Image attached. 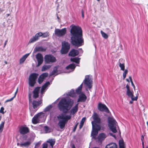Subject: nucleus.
Returning a JSON list of instances; mask_svg holds the SVG:
<instances>
[{
	"instance_id": "f257e3e1",
	"label": "nucleus",
	"mask_w": 148,
	"mask_h": 148,
	"mask_svg": "<svg viewBox=\"0 0 148 148\" xmlns=\"http://www.w3.org/2000/svg\"><path fill=\"white\" fill-rule=\"evenodd\" d=\"M71 42L75 47H79L84 44L82 28L78 26L73 25L70 30Z\"/></svg>"
},
{
	"instance_id": "f03ea898",
	"label": "nucleus",
	"mask_w": 148,
	"mask_h": 148,
	"mask_svg": "<svg viewBox=\"0 0 148 148\" xmlns=\"http://www.w3.org/2000/svg\"><path fill=\"white\" fill-rule=\"evenodd\" d=\"M38 75V73H32L30 75L29 78L28 84L30 86L33 87L34 86Z\"/></svg>"
},
{
	"instance_id": "7ed1b4c3",
	"label": "nucleus",
	"mask_w": 148,
	"mask_h": 148,
	"mask_svg": "<svg viewBox=\"0 0 148 148\" xmlns=\"http://www.w3.org/2000/svg\"><path fill=\"white\" fill-rule=\"evenodd\" d=\"M108 126L111 131L114 133L117 132L116 126H115L116 121L113 118L109 117L108 118Z\"/></svg>"
},
{
	"instance_id": "20e7f679",
	"label": "nucleus",
	"mask_w": 148,
	"mask_h": 148,
	"mask_svg": "<svg viewBox=\"0 0 148 148\" xmlns=\"http://www.w3.org/2000/svg\"><path fill=\"white\" fill-rule=\"evenodd\" d=\"M74 103L73 100L69 97H65V114L70 110Z\"/></svg>"
},
{
	"instance_id": "39448f33",
	"label": "nucleus",
	"mask_w": 148,
	"mask_h": 148,
	"mask_svg": "<svg viewBox=\"0 0 148 148\" xmlns=\"http://www.w3.org/2000/svg\"><path fill=\"white\" fill-rule=\"evenodd\" d=\"M45 61L46 64L53 63L56 61L55 57L51 54H47L44 57Z\"/></svg>"
},
{
	"instance_id": "423d86ee",
	"label": "nucleus",
	"mask_w": 148,
	"mask_h": 148,
	"mask_svg": "<svg viewBox=\"0 0 148 148\" xmlns=\"http://www.w3.org/2000/svg\"><path fill=\"white\" fill-rule=\"evenodd\" d=\"M92 129L91 135L95 139V136L97 134L98 131L101 130V127L99 125L95 124V125H92Z\"/></svg>"
},
{
	"instance_id": "0eeeda50",
	"label": "nucleus",
	"mask_w": 148,
	"mask_h": 148,
	"mask_svg": "<svg viewBox=\"0 0 148 148\" xmlns=\"http://www.w3.org/2000/svg\"><path fill=\"white\" fill-rule=\"evenodd\" d=\"M84 82V84L87 86L90 89L92 88V79L90 77L89 75L86 76Z\"/></svg>"
},
{
	"instance_id": "6e6552de",
	"label": "nucleus",
	"mask_w": 148,
	"mask_h": 148,
	"mask_svg": "<svg viewBox=\"0 0 148 148\" xmlns=\"http://www.w3.org/2000/svg\"><path fill=\"white\" fill-rule=\"evenodd\" d=\"M92 117L94 120V121H92L91 122L92 125H95V124H99L101 123V119L96 113H94L92 116Z\"/></svg>"
},
{
	"instance_id": "1a4fd4ad",
	"label": "nucleus",
	"mask_w": 148,
	"mask_h": 148,
	"mask_svg": "<svg viewBox=\"0 0 148 148\" xmlns=\"http://www.w3.org/2000/svg\"><path fill=\"white\" fill-rule=\"evenodd\" d=\"M58 108L60 111H62L64 113H65V98L60 100L58 105Z\"/></svg>"
},
{
	"instance_id": "9d476101",
	"label": "nucleus",
	"mask_w": 148,
	"mask_h": 148,
	"mask_svg": "<svg viewBox=\"0 0 148 148\" xmlns=\"http://www.w3.org/2000/svg\"><path fill=\"white\" fill-rule=\"evenodd\" d=\"M98 109L101 111H104L107 113H109L110 111L108 108L103 104L99 103L98 106Z\"/></svg>"
},
{
	"instance_id": "9b49d317",
	"label": "nucleus",
	"mask_w": 148,
	"mask_h": 148,
	"mask_svg": "<svg viewBox=\"0 0 148 148\" xmlns=\"http://www.w3.org/2000/svg\"><path fill=\"white\" fill-rule=\"evenodd\" d=\"M55 35L58 37H62L65 34V28L61 29H56L54 31Z\"/></svg>"
},
{
	"instance_id": "f8f14e48",
	"label": "nucleus",
	"mask_w": 148,
	"mask_h": 148,
	"mask_svg": "<svg viewBox=\"0 0 148 148\" xmlns=\"http://www.w3.org/2000/svg\"><path fill=\"white\" fill-rule=\"evenodd\" d=\"M38 63L37 66H39L43 63V60L42 55L40 53H38L36 56Z\"/></svg>"
},
{
	"instance_id": "ddd939ff",
	"label": "nucleus",
	"mask_w": 148,
	"mask_h": 148,
	"mask_svg": "<svg viewBox=\"0 0 148 148\" xmlns=\"http://www.w3.org/2000/svg\"><path fill=\"white\" fill-rule=\"evenodd\" d=\"M42 33L39 32L36 33L34 36L31 38L29 41V42L30 43H33L39 39V37L42 36Z\"/></svg>"
},
{
	"instance_id": "4468645a",
	"label": "nucleus",
	"mask_w": 148,
	"mask_h": 148,
	"mask_svg": "<svg viewBox=\"0 0 148 148\" xmlns=\"http://www.w3.org/2000/svg\"><path fill=\"white\" fill-rule=\"evenodd\" d=\"M48 75L47 73H42L39 77L38 79V82L39 84H41L43 81L45 79Z\"/></svg>"
},
{
	"instance_id": "2eb2a0df",
	"label": "nucleus",
	"mask_w": 148,
	"mask_h": 148,
	"mask_svg": "<svg viewBox=\"0 0 148 148\" xmlns=\"http://www.w3.org/2000/svg\"><path fill=\"white\" fill-rule=\"evenodd\" d=\"M75 68L74 64H71L65 68V73H69L73 71Z\"/></svg>"
},
{
	"instance_id": "dca6fc26",
	"label": "nucleus",
	"mask_w": 148,
	"mask_h": 148,
	"mask_svg": "<svg viewBox=\"0 0 148 148\" xmlns=\"http://www.w3.org/2000/svg\"><path fill=\"white\" fill-rule=\"evenodd\" d=\"M79 52L78 50L74 49H72L69 53L70 56L74 57L78 55Z\"/></svg>"
},
{
	"instance_id": "f3484780",
	"label": "nucleus",
	"mask_w": 148,
	"mask_h": 148,
	"mask_svg": "<svg viewBox=\"0 0 148 148\" xmlns=\"http://www.w3.org/2000/svg\"><path fill=\"white\" fill-rule=\"evenodd\" d=\"M40 88V87H37L34 89L33 91V98L36 99L38 97Z\"/></svg>"
},
{
	"instance_id": "a211bd4d",
	"label": "nucleus",
	"mask_w": 148,
	"mask_h": 148,
	"mask_svg": "<svg viewBox=\"0 0 148 148\" xmlns=\"http://www.w3.org/2000/svg\"><path fill=\"white\" fill-rule=\"evenodd\" d=\"M29 132V129L27 127L22 126L19 129V132L21 134H27Z\"/></svg>"
},
{
	"instance_id": "6ab92c4d",
	"label": "nucleus",
	"mask_w": 148,
	"mask_h": 148,
	"mask_svg": "<svg viewBox=\"0 0 148 148\" xmlns=\"http://www.w3.org/2000/svg\"><path fill=\"white\" fill-rule=\"evenodd\" d=\"M87 99L86 95L83 93L80 95L77 99V102H84Z\"/></svg>"
},
{
	"instance_id": "aec40b11",
	"label": "nucleus",
	"mask_w": 148,
	"mask_h": 148,
	"mask_svg": "<svg viewBox=\"0 0 148 148\" xmlns=\"http://www.w3.org/2000/svg\"><path fill=\"white\" fill-rule=\"evenodd\" d=\"M106 135L103 133L100 134L98 136V139L99 142L101 143L102 141L106 138Z\"/></svg>"
},
{
	"instance_id": "412c9836",
	"label": "nucleus",
	"mask_w": 148,
	"mask_h": 148,
	"mask_svg": "<svg viewBox=\"0 0 148 148\" xmlns=\"http://www.w3.org/2000/svg\"><path fill=\"white\" fill-rule=\"evenodd\" d=\"M42 103V100H40L38 101L34 100L32 103L33 108L34 109L36 108L37 107L39 106Z\"/></svg>"
},
{
	"instance_id": "4be33fe9",
	"label": "nucleus",
	"mask_w": 148,
	"mask_h": 148,
	"mask_svg": "<svg viewBox=\"0 0 148 148\" xmlns=\"http://www.w3.org/2000/svg\"><path fill=\"white\" fill-rule=\"evenodd\" d=\"M78 103L74 107H73L70 110V113L72 114H75L78 110Z\"/></svg>"
},
{
	"instance_id": "5701e85b",
	"label": "nucleus",
	"mask_w": 148,
	"mask_h": 148,
	"mask_svg": "<svg viewBox=\"0 0 148 148\" xmlns=\"http://www.w3.org/2000/svg\"><path fill=\"white\" fill-rule=\"evenodd\" d=\"M40 120L39 119L38 117L36 115H35L32 119V122L34 124H36L40 122Z\"/></svg>"
},
{
	"instance_id": "b1692460",
	"label": "nucleus",
	"mask_w": 148,
	"mask_h": 148,
	"mask_svg": "<svg viewBox=\"0 0 148 148\" xmlns=\"http://www.w3.org/2000/svg\"><path fill=\"white\" fill-rule=\"evenodd\" d=\"M29 53L26 54L23 56L19 60V63L20 64L23 63L25 61L26 59L27 58L28 56H29Z\"/></svg>"
},
{
	"instance_id": "393cba45",
	"label": "nucleus",
	"mask_w": 148,
	"mask_h": 148,
	"mask_svg": "<svg viewBox=\"0 0 148 148\" xmlns=\"http://www.w3.org/2000/svg\"><path fill=\"white\" fill-rule=\"evenodd\" d=\"M36 115L38 117L39 119L40 120V121L41 120H43L44 118L45 114L42 112H39L37 114H36Z\"/></svg>"
},
{
	"instance_id": "a878e982",
	"label": "nucleus",
	"mask_w": 148,
	"mask_h": 148,
	"mask_svg": "<svg viewBox=\"0 0 148 148\" xmlns=\"http://www.w3.org/2000/svg\"><path fill=\"white\" fill-rule=\"evenodd\" d=\"M105 148H117V146L116 143H111L107 145Z\"/></svg>"
},
{
	"instance_id": "bb28decb",
	"label": "nucleus",
	"mask_w": 148,
	"mask_h": 148,
	"mask_svg": "<svg viewBox=\"0 0 148 148\" xmlns=\"http://www.w3.org/2000/svg\"><path fill=\"white\" fill-rule=\"evenodd\" d=\"M46 50V48L42 46L38 47L36 48V51H37L45 52Z\"/></svg>"
},
{
	"instance_id": "cd10ccee",
	"label": "nucleus",
	"mask_w": 148,
	"mask_h": 148,
	"mask_svg": "<svg viewBox=\"0 0 148 148\" xmlns=\"http://www.w3.org/2000/svg\"><path fill=\"white\" fill-rule=\"evenodd\" d=\"M75 93L74 89H72L69 92L66 94V95L73 97L75 96Z\"/></svg>"
},
{
	"instance_id": "c85d7f7f",
	"label": "nucleus",
	"mask_w": 148,
	"mask_h": 148,
	"mask_svg": "<svg viewBox=\"0 0 148 148\" xmlns=\"http://www.w3.org/2000/svg\"><path fill=\"white\" fill-rule=\"evenodd\" d=\"M51 67V65H43L41 68V71H45L46 70L49 69Z\"/></svg>"
},
{
	"instance_id": "c756f323",
	"label": "nucleus",
	"mask_w": 148,
	"mask_h": 148,
	"mask_svg": "<svg viewBox=\"0 0 148 148\" xmlns=\"http://www.w3.org/2000/svg\"><path fill=\"white\" fill-rule=\"evenodd\" d=\"M83 84L82 83L80 86L75 90V91L77 94L79 95L80 94L82 89Z\"/></svg>"
},
{
	"instance_id": "7c9ffc66",
	"label": "nucleus",
	"mask_w": 148,
	"mask_h": 148,
	"mask_svg": "<svg viewBox=\"0 0 148 148\" xmlns=\"http://www.w3.org/2000/svg\"><path fill=\"white\" fill-rule=\"evenodd\" d=\"M70 48V44L67 42H65V54L67 53Z\"/></svg>"
},
{
	"instance_id": "2f4dec72",
	"label": "nucleus",
	"mask_w": 148,
	"mask_h": 148,
	"mask_svg": "<svg viewBox=\"0 0 148 148\" xmlns=\"http://www.w3.org/2000/svg\"><path fill=\"white\" fill-rule=\"evenodd\" d=\"M58 124L61 129H63L65 127V120H60Z\"/></svg>"
},
{
	"instance_id": "473e14b6",
	"label": "nucleus",
	"mask_w": 148,
	"mask_h": 148,
	"mask_svg": "<svg viewBox=\"0 0 148 148\" xmlns=\"http://www.w3.org/2000/svg\"><path fill=\"white\" fill-rule=\"evenodd\" d=\"M58 66H56L54 67L53 71H52L51 73L50 74V76L56 74L58 71Z\"/></svg>"
},
{
	"instance_id": "72a5a7b5",
	"label": "nucleus",
	"mask_w": 148,
	"mask_h": 148,
	"mask_svg": "<svg viewBox=\"0 0 148 148\" xmlns=\"http://www.w3.org/2000/svg\"><path fill=\"white\" fill-rule=\"evenodd\" d=\"M31 144V142L30 141H28L24 143H21L20 144V146L21 147H27L29 146Z\"/></svg>"
},
{
	"instance_id": "f704fd0d",
	"label": "nucleus",
	"mask_w": 148,
	"mask_h": 148,
	"mask_svg": "<svg viewBox=\"0 0 148 148\" xmlns=\"http://www.w3.org/2000/svg\"><path fill=\"white\" fill-rule=\"evenodd\" d=\"M80 58L75 57L73 58H71L70 60L72 62H75L77 64H79L80 61Z\"/></svg>"
},
{
	"instance_id": "c9c22d12",
	"label": "nucleus",
	"mask_w": 148,
	"mask_h": 148,
	"mask_svg": "<svg viewBox=\"0 0 148 148\" xmlns=\"http://www.w3.org/2000/svg\"><path fill=\"white\" fill-rule=\"evenodd\" d=\"M47 142L49 143L50 146L52 147L55 143L56 141L55 139H49L47 141Z\"/></svg>"
},
{
	"instance_id": "e433bc0d",
	"label": "nucleus",
	"mask_w": 148,
	"mask_h": 148,
	"mask_svg": "<svg viewBox=\"0 0 148 148\" xmlns=\"http://www.w3.org/2000/svg\"><path fill=\"white\" fill-rule=\"evenodd\" d=\"M126 94L130 98L134 97V92L132 90V91H130V90L127 91Z\"/></svg>"
},
{
	"instance_id": "4c0bfd02",
	"label": "nucleus",
	"mask_w": 148,
	"mask_h": 148,
	"mask_svg": "<svg viewBox=\"0 0 148 148\" xmlns=\"http://www.w3.org/2000/svg\"><path fill=\"white\" fill-rule=\"evenodd\" d=\"M62 54H65V41L62 42V48L60 51Z\"/></svg>"
},
{
	"instance_id": "58836bf2",
	"label": "nucleus",
	"mask_w": 148,
	"mask_h": 148,
	"mask_svg": "<svg viewBox=\"0 0 148 148\" xmlns=\"http://www.w3.org/2000/svg\"><path fill=\"white\" fill-rule=\"evenodd\" d=\"M57 118L58 120L62 119V120H65V113L63 112L62 114H61L57 116Z\"/></svg>"
},
{
	"instance_id": "ea45409f",
	"label": "nucleus",
	"mask_w": 148,
	"mask_h": 148,
	"mask_svg": "<svg viewBox=\"0 0 148 148\" xmlns=\"http://www.w3.org/2000/svg\"><path fill=\"white\" fill-rule=\"evenodd\" d=\"M101 33L103 37L105 39H107L108 38V35L106 33L103 32V31H101Z\"/></svg>"
},
{
	"instance_id": "a19ab883",
	"label": "nucleus",
	"mask_w": 148,
	"mask_h": 148,
	"mask_svg": "<svg viewBox=\"0 0 148 148\" xmlns=\"http://www.w3.org/2000/svg\"><path fill=\"white\" fill-rule=\"evenodd\" d=\"M42 37L43 38H47L49 35V33L48 32H46L43 33H42Z\"/></svg>"
},
{
	"instance_id": "79ce46f5",
	"label": "nucleus",
	"mask_w": 148,
	"mask_h": 148,
	"mask_svg": "<svg viewBox=\"0 0 148 148\" xmlns=\"http://www.w3.org/2000/svg\"><path fill=\"white\" fill-rule=\"evenodd\" d=\"M119 66L120 67L121 70L122 71L125 70V65L124 64H121V63L119 62Z\"/></svg>"
},
{
	"instance_id": "37998d69",
	"label": "nucleus",
	"mask_w": 148,
	"mask_h": 148,
	"mask_svg": "<svg viewBox=\"0 0 148 148\" xmlns=\"http://www.w3.org/2000/svg\"><path fill=\"white\" fill-rule=\"evenodd\" d=\"M52 106L51 105H49L47 106L44 110L45 112L48 111L52 108Z\"/></svg>"
},
{
	"instance_id": "c03bdc74",
	"label": "nucleus",
	"mask_w": 148,
	"mask_h": 148,
	"mask_svg": "<svg viewBox=\"0 0 148 148\" xmlns=\"http://www.w3.org/2000/svg\"><path fill=\"white\" fill-rule=\"evenodd\" d=\"M119 147H125L124 144L123 140L119 141Z\"/></svg>"
},
{
	"instance_id": "a18cd8bd",
	"label": "nucleus",
	"mask_w": 148,
	"mask_h": 148,
	"mask_svg": "<svg viewBox=\"0 0 148 148\" xmlns=\"http://www.w3.org/2000/svg\"><path fill=\"white\" fill-rule=\"evenodd\" d=\"M128 72V71L127 69H126L125 70V71L123 73V79H124L125 78L126 76V75L127 74Z\"/></svg>"
},
{
	"instance_id": "49530a36",
	"label": "nucleus",
	"mask_w": 148,
	"mask_h": 148,
	"mask_svg": "<svg viewBox=\"0 0 148 148\" xmlns=\"http://www.w3.org/2000/svg\"><path fill=\"white\" fill-rule=\"evenodd\" d=\"M129 78L130 79V81L131 82L132 85V86L133 87L134 90H135V86L133 82V81H132V78L131 77V76H129Z\"/></svg>"
},
{
	"instance_id": "de8ad7c7",
	"label": "nucleus",
	"mask_w": 148,
	"mask_h": 148,
	"mask_svg": "<svg viewBox=\"0 0 148 148\" xmlns=\"http://www.w3.org/2000/svg\"><path fill=\"white\" fill-rule=\"evenodd\" d=\"M44 129L45 130L46 132L47 133L49 131V127L47 126H45L44 127Z\"/></svg>"
},
{
	"instance_id": "09e8293b",
	"label": "nucleus",
	"mask_w": 148,
	"mask_h": 148,
	"mask_svg": "<svg viewBox=\"0 0 148 148\" xmlns=\"http://www.w3.org/2000/svg\"><path fill=\"white\" fill-rule=\"evenodd\" d=\"M4 108L3 107H1L0 110V113L4 114L5 113V112H4Z\"/></svg>"
},
{
	"instance_id": "8fccbe9b",
	"label": "nucleus",
	"mask_w": 148,
	"mask_h": 148,
	"mask_svg": "<svg viewBox=\"0 0 148 148\" xmlns=\"http://www.w3.org/2000/svg\"><path fill=\"white\" fill-rule=\"evenodd\" d=\"M138 98V96H136V97H132L131 98V100H132L134 101H136L137 100Z\"/></svg>"
},
{
	"instance_id": "3c124183",
	"label": "nucleus",
	"mask_w": 148,
	"mask_h": 148,
	"mask_svg": "<svg viewBox=\"0 0 148 148\" xmlns=\"http://www.w3.org/2000/svg\"><path fill=\"white\" fill-rule=\"evenodd\" d=\"M5 121H3L0 125V127L3 129Z\"/></svg>"
},
{
	"instance_id": "603ef678",
	"label": "nucleus",
	"mask_w": 148,
	"mask_h": 148,
	"mask_svg": "<svg viewBox=\"0 0 148 148\" xmlns=\"http://www.w3.org/2000/svg\"><path fill=\"white\" fill-rule=\"evenodd\" d=\"M31 96V94H29L28 95V97H29V103H31L32 102Z\"/></svg>"
},
{
	"instance_id": "864d4df0",
	"label": "nucleus",
	"mask_w": 148,
	"mask_h": 148,
	"mask_svg": "<svg viewBox=\"0 0 148 148\" xmlns=\"http://www.w3.org/2000/svg\"><path fill=\"white\" fill-rule=\"evenodd\" d=\"M78 123H77L74 126L73 129V132H75V131Z\"/></svg>"
},
{
	"instance_id": "5fc2aeb1",
	"label": "nucleus",
	"mask_w": 148,
	"mask_h": 148,
	"mask_svg": "<svg viewBox=\"0 0 148 148\" xmlns=\"http://www.w3.org/2000/svg\"><path fill=\"white\" fill-rule=\"evenodd\" d=\"M86 120V117L83 118L81 120V121L80 123L84 124Z\"/></svg>"
},
{
	"instance_id": "6e6d98bb",
	"label": "nucleus",
	"mask_w": 148,
	"mask_h": 148,
	"mask_svg": "<svg viewBox=\"0 0 148 148\" xmlns=\"http://www.w3.org/2000/svg\"><path fill=\"white\" fill-rule=\"evenodd\" d=\"M47 87L45 86L44 85L42 87V89L41 90V93L42 92V90H44L45 89L47 88Z\"/></svg>"
},
{
	"instance_id": "4d7b16f0",
	"label": "nucleus",
	"mask_w": 148,
	"mask_h": 148,
	"mask_svg": "<svg viewBox=\"0 0 148 148\" xmlns=\"http://www.w3.org/2000/svg\"><path fill=\"white\" fill-rule=\"evenodd\" d=\"M48 145L47 143H44L43 144V146L42 148H47Z\"/></svg>"
},
{
	"instance_id": "13d9d810",
	"label": "nucleus",
	"mask_w": 148,
	"mask_h": 148,
	"mask_svg": "<svg viewBox=\"0 0 148 148\" xmlns=\"http://www.w3.org/2000/svg\"><path fill=\"white\" fill-rule=\"evenodd\" d=\"M65 116H66V119L69 120L70 119L71 117V116L69 115H65Z\"/></svg>"
},
{
	"instance_id": "bf43d9fd",
	"label": "nucleus",
	"mask_w": 148,
	"mask_h": 148,
	"mask_svg": "<svg viewBox=\"0 0 148 148\" xmlns=\"http://www.w3.org/2000/svg\"><path fill=\"white\" fill-rule=\"evenodd\" d=\"M14 99V97H12L11 98V99H8L6 100L5 101V102H8L11 101H12L13 100V99Z\"/></svg>"
},
{
	"instance_id": "052dcab7",
	"label": "nucleus",
	"mask_w": 148,
	"mask_h": 148,
	"mask_svg": "<svg viewBox=\"0 0 148 148\" xmlns=\"http://www.w3.org/2000/svg\"><path fill=\"white\" fill-rule=\"evenodd\" d=\"M50 84V82H46L44 84L45 86L47 87Z\"/></svg>"
},
{
	"instance_id": "680f3d73",
	"label": "nucleus",
	"mask_w": 148,
	"mask_h": 148,
	"mask_svg": "<svg viewBox=\"0 0 148 148\" xmlns=\"http://www.w3.org/2000/svg\"><path fill=\"white\" fill-rule=\"evenodd\" d=\"M84 124H83V123H80L79 126V129H81L82 128V127L84 125Z\"/></svg>"
},
{
	"instance_id": "e2e57ef3",
	"label": "nucleus",
	"mask_w": 148,
	"mask_h": 148,
	"mask_svg": "<svg viewBox=\"0 0 148 148\" xmlns=\"http://www.w3.org/2000/svg\"><path fill=\"white\" fill-rule=\"evenodd\" d=\"M81 13H82V18H84V11L83 10H81Z\"/></svg>"
},
{
	"instance_id": "0e129e2a",
	"label": "nucleus",
	"mask_w": 148,
	"mask_h": 148,
	"mask_svg": "<svg viewBox=\"0 0 148 148\" xmlns=\"http://www.w3.org/2000/svg\"><path fill=\"white\" fill-rule=\"evenodd\" d=\"M143 140H144V137L143 136H142L141 137V140L142 142V145H143L144 144V142H143Z\"/></svg>"
},
{
	"instance_id": "69168bd1",
	"label": "nucleus",
	"mask_w": 148,
	"mask_h": 148,
	"mask_svg": "<svg viewBox=\"0 0 148 148\" xmlns=\"http://www.w3.org/2000/svg\"><path fill=\"white\" fill-rule=\"evenodd\" d=\"M126 88L127 89V91L130 90V86L128 84H127L126 86Z\"/></svg>"
},
{
	"instance_id": "338daca9",
	"label": "nucleus",
	"mask_w": 148,
	"mask_h": 148,
	"mask_svg": "<svg viewBox=\"0 0 148 148\" xmlns=\"http://www.w3.org/2000/svg\"><path fill=\"white\" fill-rule=\"evenodd\" d=\"M7 42H8V39L6 41H5L4 42V47H5V46H6V45Z\"/></svg>"
},
{
	"instance_id": "774afa93",
	"label": "nucleus",
	"mask_w": 148,
	"mask_h": 148,
	"mask_svg": "<svg viewBox=\"0 0 148 148\" xmlns=\"http://www.w3.org/2000/svg\"><path fill=\"white\" fill-rule=\"evenodd\" d=\"M110 134L111 136H113L114 137L116 138L115 135H113L112 133H110Z\"/></svg>"
}]
</instances>
